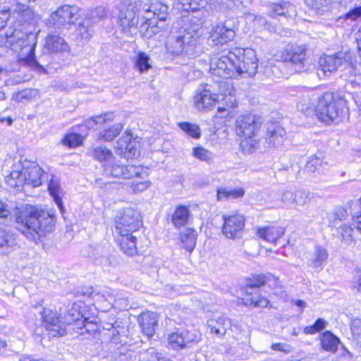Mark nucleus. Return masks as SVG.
<instances>
[{
  "label": "nucleus",
  "instance_id": "58",
  "mask_svg": "<svg viewBox=\"0 0 361 361\" xmlns=\"http://www.w3.org/2000/svg\"><path fill=\"white\" fill-rule=\"evenodd\" d=\"M247 18L249 20H252L256 26L264 27H267V21L262 16H255L254 14H248Z\"/></svg>",
  "mask_w": 361,
  "mask_h": 361
},
{
  "label": "nucleus",
  "instance_id": "12",
  "mask_svg": "<svg viewBox=\"0 0 361 361\" xmlns=\"http://www.w3.org/2000/svg\"><path fill=\"white\" fill-rule=\"evenodd\" d=\"M284 61L290 63L295 72L305 71L308 68L306 47L298 44L288 47L284 54Z\"/></svg>",
  "mask_w": 361,
  "mask_h": 361
},
{
  "label": "nucleus",
  "instance_id": "5",
  "mask_svg": "<svg viewBox=\"0 0 361 361\" xmlns=\"http://www.w3.org/2000/svg\"><path fill=\"white\" fill-rule=\"evenodd\" d=\"M142 0H125L119 6L117 25L121 31L130 36L137 32L145 37L150 38L156 31L149 29L145 16L140 18L142 11Z\"/></svg>",
  "mask_w": 361,
  "mask_h": 361
},
{
  "label": "nucleus",
  "instance_id": "60",
  "mask_svg": "<svg viewBox=\"0 0 361 361\" xmlns=\"http://www.w3.org/2000/svg\"><path fill=\"white\" fill-rule=\"evenodd\" d=\"M361 17V6L355 7V8L349 11L345 16V19L355 20Z\"/></svg>",
  "mask_w": 361,
  "mask_h": 361
},
{
  "label": "nucleus",
  "instance_id": "1",
  "mask_svg": "<svg viewBox=\"0 0 361 361\" xmlns=\"http://www.w3.org/2000/svg\"><path fill=\"white\" fill-rule=\"evenodd\" d=\"M212 0H179L183 6L188 5L191 11L184 16L183 25L171 32L166 43L167 52L173 56L176 63L186 64L195 58L202 35L203 11Z\"/></svg>",
  "mask_w": 361,
  "mask_h": 361
},
{
  "label": "nucleus",
  "instance_id": "19",
  "mask_svg": "<svg viewBox=\"0 0 361 361\" xmlns=\"http://www.w3.org/2000/svg\"><path fill=\"white\" fill-rule=\"evenodd\" d=\"M68 51H69V46L62 37L54 33L47 36L44 45V53L56 54Z\"/></svg>",
  "mask_w": 361,
  "mask_h": 361
},
{
  "label": "nucleus",
  "instance_id": "29",
  "mask_svg": "<svg viewBox=\"0 0 361 361\" xmlns=\"http://www.w3.org/2000/svg\"><path fill=\"white\" fill-rule=\"evenodd\" d=\"M118 241L121 250L127 255L137 253L136 237L133 234L120 235Z\"/></svg>",
  "mask_w": 361,
  "mask_h": 361
},
{
  "label": "nucleus",
  "instance_id": "38",
  "mask_svg": "<svg viewBox=\"0 0 361 361\" xmlns=\"http://www.w3.org/2000/svg\"><path fill=\"white\" fill-rule=\"evenodd\" d=\"M328 252L325 248L318 245L316 246L311 258V266L314 268L322 267L328 259Z\"/></svg>",
  "mask_w": 361,
  "mask_h": 361
},
{
  "label": "nucleus",
  "instance_id": "43",
  "mask_svg": "<svg viewBox=\"0 0 361 361\" xmlns=\"http://www.w3.org/2000/svg\"><path fill=\"white\" fill-rule=\"evenodd\" d=\"M348 216L346 209L338 207L334 211L328 214L329 224L331 226H336L339 221L345 220Z\"/></svg>",
  "mask_w": 361,
  "mask_h": 361
},
{
  "label": "nucleus",
  "instance_id": "51",
  "mask_svg": "<svg viewBox=\"0 0 361 361\" xmlns=\"http://www.w3.org/2000/svg\"><path fill=\"white\" fill-rule=\"evenodd\" d=\"M82 142V137L77 133L66 135L62 140V143L69 147L73 148L80 145Z\"/></svg>",
  "mask_w": 361,
  "mask_h": 361
},
{
  "label": "nucleus",
  "instance_id": "50",
  "mask_svg": "<svg viewBox=\"0 0 361 361\" xmlns=\"http://www.w3.org/2000/svg\"><path fill=\"white\" fill-rule=\"evenodd\" d=\"M178 126L182 130L185 132L190 137L193 138H199L200 137V128L197 125L188 122H183L180 123Z\"/></svg>",
  "mask_w": 361,
  "mask_h": 361
},
{
  "label": "nucleus",
  "instance_id": "27",
  "mask_svg": "<svg viewBox=\"0 0 361 361\" xmlns=\"http://www.w3.org/2000/svg\"><path fill=\"white\" fill-rule=\"evenodd\" d=\"M48 190L54 201L58 206L61 212L63 213L64 211V207L63 205L62 197L63 196V191L61 188L60 180L58 178L52 176L49 180Z\"/></svg>",
  "mask_w": 361,
  "mask_h": 361
},
{
  "label": "nucleus",
  "instance_id": "10",
  "mask_svg": "<svg viewBox=\"0 0 361 361\" xmlns=\"http://www.w3.org/2000/svg\"><path fill=\"white\" fill-rule=\"evenodd\" d=\"M142 226L141 216L136 210L127 208L115 219L116 232L119 235L133 234Z\"/></svg>",
  "mask_w": 361,
  "mask_h": 361
},
{
  "label": "nucleus",
  "instance_id": "15",
  "mask_svg": "<svg viewBox=\"0 0 361 361\" xmlns=\"http://www.w3.org/2000/svg\"><path fill=\"white\" fill-rule=\"evenodd\" d=\"M41 314L42 325L48 331L50 336H62L66 334V326L59 314L51 310L44 308Z\"/></svg>",
  "mask_w": 361,
  "mask_h": 361
},
{
  "label": "nucleus",
  "instance_id": "33",
  "mask_svg": "<svg viewBox=\"0 0 361 361\" xmlns=\"http://www.w3.org/2000/svg\"><path fill=\"white\" fill-rule=\"evenodd\" d=\"M190 211L186 206L177 207L172 214V223L176 228H180L186 225L188 221Z\"/></svg>",
  "mask_w": 361,
  "mask_h": 361
},
{
  "label": "nucleus",
  "instance_id": "32",
  "mask_svg": "<svg viewBox=\"0 0 361 361\" xmlns=\"http://www.w3.org/2000/svg\"><path fill=\"white\" fill-rule=\"evenodd\" d=\"M182 247L191 253L196 245L197 232L192 228H187L180 235Z\"/></svg>",
  "mask_w": 361,
  "mask_h": 361
},
{
  "label": "nucleus",
  "instance_id": "40",
  "mask_svg": "<svg viewBox=\"0 0 361 361\" xmlns=\"http://www.w3.org/2000/svg\"><path fill=\"white\" fill-rule=\"evenodd\" d=\"M92 27V25L90 24V20L85 19L82 23L79 24L76 29L78 37L80 38L81 40H89L93 34Z\"/></svg>",
  "mask_w": 361,
  "mask_h": 361
},
{
  "label": "nucleus",
  "instance_id": "45",
  "mask_svg": "<svg viewBox=\"0 0 361 361\" xmlns=\"http://www.w3.org/2000/svg\"><path fill=\"white\" fill-rule=\"evenodd\" d=\"M122 129L123 126L121 123H116L112 126L111 128L101 132L99 134V137L100 139H102L104 141H111L117 135H119Z\"/></svg>",
  "mask_w": 361,
  "mask_h": 361
},
{
  "label": "nucleus",
  "instance_id": "7",
  "mask_svg": "<svg viewBox=\"0 0 361 361\" xmlns=\"http://www.w3.org/2000/svg\"><path fill=\"white\" fill-rule=\"evenodd\" d=\"M347 102L343 95L325 92L318 97L314 107L316 115L319 121L326 124L339 123L348 112Z\"/></svg>",
  "mask_w": 361,
  "mask_h": 361
},
{
  "label": "nucleus",
  "instance_id": "62",
  "mask_svg": "<svg viewBox=\"0 0 361 361\" xmlns=\"http://www.w3.org/2000/svg\"><path fill=\"white\" fill-rule=\"evenodd\" d=\"M352 288L353 290L361 293V270L356 271L353 281Z\"/></svg>",
  "mask_w": 361,
  "mask_h": 361
},
{
  "label": "nucleus",
  "instance_id": "56",
  "mask_svg": "<svg viewBox=\"0 0 361 361\" xmlns=\"http://www.w3.org/2000/svg\"><path fill=\"white\" fill-rule=\"evenodd\" d=\"M266 283V277L263 275H257L253 278V281L250 283V286L247 287L248 290H254L257 289V288H259L262 286L264 285Z\"/></svg>",
  "mask_w": 361,
  "mask_h": 361
},
{
  "label": "nucleus",
  "instance_id": "53",
  "mask_svg": "<svg viewBox=\"0 0 361 361\" xmlns=\"http://www.w3.org/2000/svg\"><path fill=\"white\" fill-rule=\"evenodd\" d=\"M327 322L322 318L316 320L314 324L306 326L304 329V333L306 334H314L324 330L326 326Z\"/></svg>",
  "mask_w": 361,
  "mask_h": 361
},
{
  "label": "nucleus",
  "instance_id": "18",
  "mask_svg": "<svg viewBox=\"0 0 361 361\" xmlns=\"http://www.w3.org/2000/svg\"><path fill=\"white\" fill-rule=\"evenodd\" d=\"M235 36V31L229 27L226 23H224L217 24L212 28L209 39L214 44L222 45L233 40Z\"/></svg>",
  "mask_w": 361,
  "mask_h": 361
},
{
  "label": "nucleus",
  "instance_id": "14",
  "mask_svg": "<svg viewBox=\"0 0 361 361\" xmlns=\"http://www.w3.org/2000/svg\"><path fill=\"white\" fill-rule=\"evenodd\" d=\"M345 62V54L343 52L332 55L324 54L318 61L317 75L319 78H324L336 71Z\"/></svg>",
  "mask_w": 361,
  "mask_h": 361
},
{
  "label": "nucleus",
  "instance_id": "28",
  "mask_svg": "<svg viewBox=\"0 0 361 361\" xmlns=\"http://www.w3.org/2000/svg\"><path fill=\"white\" fill-rule=\"evenodd\" d=\"M353 224H354L353 223ZM353 226L355 231L351 227V226L345 224H341L338 228V236L343 245H352L353 243H354L355 240L356 238V233L359 232L360 233H361L359 231L357 230L356 226L355 225Z\"/></svg>",
  "mask_w": 361,
  "mask_h": 361
},
{
  "label": "nucleus",
  "instance_id": "23",
  "mask_svg": "<svg viewBox=\"0 0 361 361\" xmlns=\"http://www.w3.org/2000/svg\"><path fill=\"white\" fill-rule=\"evenodd\" d=\"M138 322L142 332L151 338L154 336L155 327L157 326V314L153 312H143L140 315Z\"/></svg>",
  "mask_w": 361,
  "mask_h": 361
},
{
  "label": "nucleus",
  "instance_id": "41",
  "mask_svg": "<svg viewBox=\"0 0 361 361\" xmlns=\"http://www.w3.org/2000/svg\"><path fill=\"white\" fill-rule=\"evenodd\" d=\"M245 195V190L242 188L227 190L225 188L219 189L217 191V200L237 199Z\"/></svg>",
  "mask_w": 361,
  "mask_h": 361
},
{
  "label": "nucleus",
  "instance_id": "16",
  "mask_svg": "<svg viewBox=\"0 0 361 361\" xmlns=\"http://www.w3.org/2000/svg\"><path fill=\"white\" fill-rule=\"evenodd\" d=\"M223 219L224 221L222 227L224 235L231 239L239 238L242 236L245 220L243 215L238 213L224 214Z\"/></svg>",
  "mask_w": 361,
  "mask_h": 361
},
{
  "label": "nucleus",
  "instance_id": "2",
  "mask_svg": "<svg viewBox=\"0 0 361 361\" xmlns=\"http://www.w3.org/2000/svg\"><path fill=\"white\" fill-rule=\"evenodd\" d=\"M258 59L254 49L235 47L226 55L213 56L210 60L212 75L222 79L252 77L257 73ZM215 80L214 78H213Z\"/></svg>",
  "mask_w": 361,
  "mask_h": 361
},
{
  "label": "nucleus",
  "instance_id": "30",
  "mask_svg": "<svg viewBox=\"0 0 361 361\" xmlns=\"http://www.w3.org/2000/svg\"><path fill=\"white\" fill-rule=\"evenodd\" d=\"M306 4L319 16L333 11L336 6L332 0H306Z\"/></svg>",
  "mask_w": 361,
  "mask_h": 361
},
{
  "label": "nucleus",
  "instance_id": "26",
  "mask_svg": "<svg viewBox=\"0 0 361 361\" xmlns=\"http://www.w3.org/2000/svg\"><path fill=\"white\" fill-rule=\"evenodd\" d=\"M16 246L14 235L0 228V254L8 255L16 248Z\"/></svg>",
  "mask_w": 361,
  "mask_h": 361
},
{
  "label": "nucleus",
  "instance_id": "52",
  "mask_svg": "<svg viewBox=\"0 0 361 361\" xmlns=\"http://www.w3.org/2000/svg\"><path fill=\"white\" fill-rule=\"evenodd\" d=\"M139 142L136 139H133L132 136L128 144V149H126V154L124 157L126 159H133L139 155L140 151Z\"/></svg>",
  "mask_w": 361,
  "mask_h": 361
},
{
  "label": "nucleus",
  "instance_id": "25",
  "mask_svg": "<svg viewBox=\"0 0 361 361\" xmlns=\"http://www.w3.org/2000/svg\"><path fill=\"white\" fill-rule=\"evenodd\" d=\"M284 233L285 229L281 226H265L257 229V235L261 239L275 245Z\"/></svg>",
  "mask_w": 361,
  "mask_h": 361
},
{
  "label": "nucleus",
  "instance_id": "39",
  "mask_svg": "<svg viewBox=\"0 0 361 361\" xmlns=\"http://www.w3.org/2000/svg\"><path fill=\"white\" fill-rule=\"evenodd\" d=\"M150 58L144 52H139L135 56V67L140 73H143L152 68Z\"/></svg>",
  "mask_w": 361,
  "mask_h": 361
},
{
  "label": "nucleus",
  "instance_id": "59",
  "mask_svg": "<svg viewBox=\"0 0 361 361\" xmlns=\"http://www.w3.org/2000/svg\"><path fill=\"white\" fill-rule=\"evenodd\" d=\"M11 15V13L9 9H1L0 8V30L5 27Z\"/></svg>",
  "mask_w": 361,
  "mask_h": 361
},
{
  "label": "nucleus",
  "instance_id": "4",
  "mask_svg": "<svg viewBox=\"0 0 361 361\" xmlns=\"http://www.w3.org/2000/svg\"><path fill=\"white\" fill-rule=\"evenodd\" d=\"M37 35L32 32L23 30L22 25L9 27L5 35H0V46L9 48L18 54L20 61L37 70H44L35 59V51L37 45Z\"/></svg>",
  "mask_w": 361,
  "mask_h": 361
},
{
  "label": "nucleus",
  "instance_id": "34",
  "mask_svg": "<svg viewBox=\"0 0 361 361\" xmlns=\"http://www.w3.org/2000/svg\"><path fill=\"white\" fill-rule=\"evenodd\" d=\"M67 322L69 324H73L76 329L80 330L85 329L87 332L95 331V324L92 322H89L87 318L84 317L79 312L77 313L75 318H67Z\"/></svg>",
  "mask_w": 361,
  "mask_h": 361
},
{
  "label": "nucleus",
  "instance_id": "61",
  "mask_svg": "<svg viewBox=\"0 0 361 361\" xmlns=\"http://www.w3.org/2000/svg\"><path fill=\"white\" fill-rule=\"evenodd\" d=\"M117 327H118V326H116V323L106 324V326H104V329H106L107 330L114 329L113 333H112V336L111 338V342L114 343H117L119 342L118 341L119 338L118 336L119 333H118V331L116 330Z\"/></svg>",
  "mask_w": 361,
  "mask_h": 361
},
{
  "label": "nucleus",
  "instance_id": "17",
  "mask_svg": "<svg viewBox=\"0 0 361 361\" xmlns=\"http://www.w3.org/2000/svg\"><path fill=\"white\" fill-rule=\"evenodd\" d=\"M235 133L238 136L256 135L261 127L260 118L256 116L240 115L235 120Z\"/></svg>",
  "mask_w": 361,
  "mask_h": 361
},
{
  "label": "nucleus",
  "instance_id": "9",
  "mask_svg": "<svg viewBox=\"0 0 361 361\" xmlns=\"http://www.w3.org/2000/svg\"><path fill=\"white\" fill-rule=\"evenodd\" d=\"M47 175L37 163L25 160L20 171H13L6 178V181L12 188H19L24 184L38 187L42 184Z\"/></svg>",
  "mask_w": 361,
  "mask_h": 361
},
{
  "label": "nucleus",
  "instance_id": "20",
  "mask_svg": "<svg viewBox=\"0 0 361 361\" xmlns=\"http://www.w3.org/2000/svg\"><path fill=\"white\" fill-rule=\"evenodd\" d=\"M267 14L271 18L283 16L287 19H292L296 14L295 6L288 1H282L279 3H271L269 5Z\"/></svg>",
  "mask_w": 361,
  "mask_h": 361
},
{
  "label": "nucleus",
  "instance_id": "36",
  "mask_svg": "<svg viewBox=\"0 0 361 361\" xmlns=\"http://www.w3.org/2000/svg\"><path fill=\"white\" fill-rule=\"evenodd\" d=\"M246 293L248 295V298L244 299L245 305L258 307H266L268 306L269 300L264 297H261L257 289L247 290V288Z\"/></svg>",
  "mask_w": 361,
  "mask_h": 361
},
{
  "label": "nucleus",
  "instance_id": "55",
  "mask_svg": "<svg viewBox=\"0 0 361 361\" xmlns=\"http://www.w3.org/2000/svg\"><path fill=\"white\" fill-rule=\"evenodd\" d=\"M281 200L286 206L294 205V191L290 190L284 191L281 195Z\"/></svg>",
  "mask_w": 361,
  "mask_h": 361
},
{
  "label": "nucleus",
  "instance_id": "47",
  "mask_svg": "<svg viewBox=\"0 0 361 361\" xmlns=\"http://www.w3.org/2000/svg\"><path fill=\"white\" fill-rule=\"evenodd\" d=\"M114 118L112 112H106L104 115H99L85 121V126L88 128H93L97 123H102L107 121H112Z\"/></svg>",
  "mask_w": 361,
  "mask_h": 361
},
{
  "label": "nucleus",
  "instance_id": "46",
  "mask_svg": "<svg viewBox=\"0 0 361 361\" xmlns=\"http://www.w3.org/2000/svg\"><path fill=\"white\" fill-rule=\"evenodd\" d=\"M192 155L195 158L208 163L212 161L214 159L213 154L202 147H194L192 149Z\"/></svg>",
  "mask_w": 361,
  "mask_h": 361
},
{
  "label": "nucleus",
  "instance_id": "3",
  "mask_svg": "<svg viewBox=\"0 0 361 361\" xmlns=\"http://www.w3.org/2000/svg\"><path fill=\"white\" fill-rule=\"evenodd\" d=\"M17 209L18 229L27 239L37 241L54 229L56 216L48 211L30 204L23 205Z\"/></svg>",
  "mask_w": 361,
  "mask_h": 361
},
{
  "label": "nucleus",
  "instance_id": "54",
  "mask_svg": "<svg viewBox=\"0 0 361 361\" xmlns=\"http://www.w3.org/2000/svg\"><path fill=\"white\" fill-rule=\"evenodd\" d=\"M322 159L317 156H313L310 157L305 168L307 171L314 173L320 171L322 168Z\"/></svg>",
  "mask_w": 361,
  "mask_h": 361
},
{
  "label": "nucleus",
  "instance_id": "24",
  "mask_svg": "<svg viewBox=\"0 0 361 361\" xmlns=\"http://www.w3.org/2000/svg\"><path fill=\"white\" fill-rule=\"evenodd\" d=\"M12 13L16 19L24 23H33L37 18L34 11L30 6L21 3H17L13 6Z\"/></svg>",
  "mask_w": 361,
  "mask_h": 361
},
{
  "label": "nucleus",
  "instance_id": "31",
  "mask_svg": "<svg viewBox=\"0 0 361 361\" xmlns=\"http://www.w3.org/2000/svg\"><path fill=\"white\" fill-rule=\"evenodd\" d=\"M321 345L325 351L334 353L337 351L340 339L329 331H324L321 335Z\"/></svg>",
  "mask_w": 361,
  "mask_h": 361
},
{
  "label": "nucleus",
  "instance_id": "13",
  "mask_svg": "<svg viewBox=\"0 0 361 361\" xmlns=\"http://www.w3.org/2000/svg\"><path fill=\"white\" fill-rule=\"evenodd\" d=\"M200 340V334L195 329L176 331L168 337L169 343L173 349L190 348Z\"/></svg>",
  "mask_w": 361,
  "mask_h": 361
},
{
  "label": "nucleus",
  "instance_id": "35",
  "mask_svg": "<svg viewBox=\"0 0 361 361\" xmlns=\"http://www.w3.org/2000/svg\"><path fill=\"white\" fill-rule=\"evenodd\" d=\"M259 142L257 134L245 137L240 142V149L243 154H251L259 149Z\"/></svg>",
  "mask_w": 361,
  "mask_h": 361
},
{
  "label": "nucleus",
  "instance_id": "21",
  "mask_svg": "<svg viewBox=\"0 0 361 361\" xmlns=\"http://www.w3.org/2000/svg\"><path fill=\"white\" fill-rule=\"evenodd\" d=\"M285 130L277 123H271L267 127L266 142L268 147H278L285 140Z\"/></svg>",
  "mask_w": 361,
  "mask_h": 361
},
{
  "label": "nucleus",
  "instance_id": "44",
  "mask_svg": "<svg viewBox=\"0 0 361 361\" xmlns=\"http://www.w3.org/2000/svg\"><path fill=\"white\" fill-rule=\"evenodd\" d=\"M92 156L99 161L109 163L113 157L111 152L105 147H97L92 149Z\"/></svg>",
  "mask_w": 361,
  "mask_h": 361
},
{
  "label": "nucleus",
  "instance_id": "57",
  "mask_svg": "<svg viewBox=\"0 0 361 361\" xmlns=\"http://www.w3.org/2000/svg\"><path fill=\"white\" fill-rule=\"evenodd\" d=\"M273 350L281 351L286 354H288L292 352V347L287 343H273L271 346Z\"/></svg>",
  "mask_w": 361,
  "mask_h": 361
},
{
  "label": "nucleus",
  "instance_id": "37",
  "mask_svg": "<svg viewBox=\"0 0 361 361\" xmlns=\"http://www.w3.org/2000/svg\"><path fill=\"white\" fill-rule=\"evenodd\" d=\"M106 293L107 295L106 300L112 305H115L119 309H126L128 307V301L124 294H114L111 290H106Z\"/></svg>",
  "mask_w": 361,
  "mask_h": 361
},
{
  "label": "nucleus",
  "instance_id": "48",
  "mask_svg": "<svg viewBox=\"0 0 361 361\" xmlns=\"http://www.w3.org/2000/svg\"><path fill=\"white\" fill-rule=\"evenodd\" d=\"M106 16V11L102 6H99L93 10H91L85 18L90 20V24L93 25L100 21L102 19Z\"/></svg>",
  "mask_w": 361,
  "mask_h": 361
},
{
  "label": "nucleus",
  "instance_id": "8",
  "mask_svg": "<svg viewBox=\"0 0 361 361\" xmlns=\"http://www.w3.org/2000/svg\"><path fill=\"white\" fill-rule=\"evenodd\" d=\"M104 173L106 176L116 178L131 179L137 178L142 180H133L131 188L133 192H142L148 188L151 183L147 180L148 177L147 169L140 166L125 165L120 161H110L104 166Z\"/></svg>",
  "mask_w": 361,
  "mask_h": 361
},
{
  "label": "nucleus",
  "instance_id": "64",
  "mask_svg": "<svg viewBox=\"0 0 361 361\" xmlns=\"http://www.w3.org/2000/svg\"><path fill=\"white\" fill-rule=\"evenodd\" d=\"M11 214L8 207L6 204L0 201V218H6Z\"/></svg>",
  "mask_w": 361,
  "mask_h": 361
},
{
  "label": "nucleus",
  "instance_id": "49",
  "mask_svg": "<svg viewBox=\"0 0 361 361\" xmlns=\"http://www.w3.org/2000/svg\"><path fill=\"white\" fill-rule=\"evenodd\" d=\"M130 137L131 134L126 133L125 135L118 140L115 146L116 152L118 154L123 157L126 154V149H128V144Z\"/></svg>",
  "mask_w": 361,
  "mask_h": 361
},
{
  "label": "nucleus",
  "instance_id": "6",
  "mask_svg": "<svg viewBox=\"0 0 361 361\" xmlns=\"http://www.w3.org/2000/svg\"><path fill=\"white\" fill-rule=\"evenodd\" d=\"M214 82L217 86L219 95L212 94L209 90L204 88L197 92L194 97L196 108L200 111L206 110L219 101L223 102L224 106L218 107L219 112L235 108L238 103L233 85L230 82L225 80H216Z\"/></svg>",
  "mask_w": 361,
  "mask_h": 361
},
{
  "label": "nucleus",
  "instance_id": "22",
  "mask_svg": "<svg viewBox=\"0 0 361 361\" xmlns=\"http://www.w3.org/2000/svg\"><path fill=\"white\" fill-rule=\"evenodd\" d=\"M231 326V320L222 315H214L207 321L210 333L219 337L225 336Z\"/></svg>",
  "mask_w": 361,
  "mask_h": 361
},
{
  "label": "nucleus",
  "instance_id": "11",
  "mask_svg": "<svg viewBox=\"0 0 361 361\" xmlns=\"http://www.w3.org/2000/svg\"><path fill=\"white\" fill-rule=\"evenodd\" d=\"M76 6L63 5L53 12L47 20V25L57 29L69 28L78 20Z\"/></svg>",
  "mask_w": 361,
  "mask_h": 361
},
{
  "label": "nucleus",
  "instance_id": "42",
  "mask_svg": "<svg viewBox=\"0 0 361 361\" xmlns=\"http://www.w3.org/2000/svg\"><path fill=\"white\" fill-rule=\"evenodd\" d=\"M313 195L305 190H297L294 191V206H304L309 204Z\"/></svg>",
  "mask_w": 361,
  "mask_h": 361
},
{
  "label": "nucleus",
  "instance_id": "63",
  "mask_svg": "<svg viewBox=\"0 0 361 361\" xmlns=\"http://www.w3.org/2000/svg\"><path fill=\"white\" fill-rule=\"evenodd\" d=\"M312 104L310 103V102L308 100V99H303L302 101H300L298 104H297V108L307 114L312 108Z\"/></svg>",
  "mask_w": 361,
  "mask_h": 361
}]
</instances>
